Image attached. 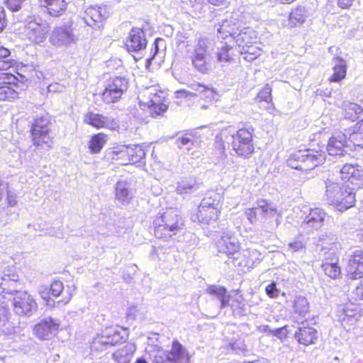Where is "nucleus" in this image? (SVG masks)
Returning a JSON list of instances; mask_svg holds the SVG:
<instances>
[{"instance_id":"6e6d98bb","label":"nucleus","mask_w":363,"mask_h":363,"mask_svg":"<svg viewBox=\"0 0 363 363\" xmlns=\"http://www.w3.org/2000/svg\"><path fill=\"white\" fill-rule=\"evenodd\" d=\"M272 87L269 84H267L262 90L258 93L257 99L259 102L264 101L267 104L272 102Z\"/></svg>"},{"instance_id":"69168bd1","label":"nucleus","mask_w":363,"mask_h":363,"mask_svg":"<svg viewBox=\"0 0 363 363\" xmlns=\"http://www.w3.org/2000/svg\"><path fill=\"white\" fill-rule=\"evenodd\" d=\"M7 23L5 10L3 7L0 6V33L6 28Z\"/></svg>"},{"instance_id":"c85d7f7f","label":"nucleus","mask_w":363,"mask_h":363,"mask_svg":"<svg viewBox=\"0 0 363 363\" xmlns=\"http://www.w3.org/2000/svg\"><path fill=\"white\" fill-rule=\"evenodd\" d=\"M230 40L225 42H220V45L218 46V51L216 52L217 61L221 64L222 66L233 62L234 60L233 55L234 48L230 43Z\"/></svg>"},{"instance_id":"680f3d73","label":"nucleus","mask_w":363,"mask_h":363,"mask_svg":"<svg viewBox=\"0 0 363 363\" xmlns=\"http://www.w3.org/2000/svg\"><path fill=\"white\" fill-rule=\"evenodd\" d=\"M26 0H7L6 6L12 12H16L21 9L22 4Z\"/></svg>"},{"instance_id":"a878e982","label":"nucleus","mask_w":363,"mask_h":363,"mask_svg":"<svg viewBox=\"0 0 363 363\" xmlns=\"http://www.w3.org/2000/svg\"><path fill=\"white\" fill-rule=\"evenodd\" d=\"M326 213L319 208H311L304 218L302 226L305 228L320 229L324 223Z\"/></svg>"},{"instance_id":"a19ab883","label":"nucleus","mask_w":363,"mask_h":363,"mask_svg":"<svg viewBox=\"0 0 363 363\" xmlns=\"http://www.w3.org/2000/svg\"><path fill=\"white\" fill-rule=\"evenodd\" d=\"M204 213H206L205 215L201 212V209H200V208H199L198 213L196 215V218L201 223L211 224V223H214L217 220L218 216L220 214V208H205Z\"/></svg>"},{"instance_id":"39448f33","label":"nucleus","mask_w":363,"mask_h":363,"mask_svg":"<svg viewBox=\"0 0 363 363\" xmlns=\"http://www.w3.org/2000/svg\"><path fill=\"white\" fill-rule=\"evenodd\" d=\"M128 338L127 329L123 328H108L93 338L90 343L91 352H101L111 346L125 342Z\"/></svg>"},{"instance_id":"f03ea898","label":"nucleus","mask_w":363,"mask_h":363,"mask_svg":"<svg viewBox=\"0 0 363 363\" xmlns=\"http://www.w3.org/2000/svg\"><path fill=\"white\" fill-rule=\"evenodd\" d=\"M325 195L339 211H345L352 207L355 202V194L346 187L345 183L336 182L333 177L325 181Z\"/></svg>"},{"instance_id":"0eeeda50","label":"nucleus","mask_w":363,"mask_h":363,"mask_svg":"<svg viewBox=\"0 0 363 363\" xmlns=\"http://www.w3.org/2000/svg\"><path fill=\"white\" fill-rule=\"evenodd\" d=\"M128 79L122 76H115L106 81L102 93V100L107 104L116 103L128 89Z\"/></svg>"},{"instance_id":"37998d69","label":"nucleus","mask_w":363,"mask_h":363,"mask_svg":"<svg viewBox=\"0 0 363 363\" xmlns=\"http://www.w3.org/2000/svg\"><path fill=\"white\" fill-rule=\"evenodd\" d=\"M235 24L232 23L231 21L227 19L222 21L221 24H218L217 26V32L220 35V38L223 40H232L233 35L235 34L234 32Z\"/></svg>"},{"instance_id":"cd10ccee","label":"nucleus","mask_w":363,"mask_h":363,"mask_svg":"<svg viewBox=\"0 0 363 363\" xmlns=\"http://www.w3.org/2000/svg\"><path fill=\"white\" fill-rule=\"evenodd\" d=\"M135 350L136 346L128 342L114 352L112 358L116 363H130Z\"/></svg>"},{"instance_id":"a211bd4d","label":"nucleus","mask_w":363,"mask_h":363,"mask_svg":"<svg viewBox=\"0 0 363 363\" xmlns=\"http://www.w3.org/2000/svg\"><path fill=\"white\" fill-rule=\"evenodd\" d=\"M346 275L352 280L363 277V250H357L350 255L346 266Z\"/></svg>"},{"instance_id":"ea45409f","label":"nucleus","mask_w":363,"mask_h":363,"mask_svg":"<svg viewBox=\"0 0 363 363\" xmlns=\"http://www.w3.org/2000/svg\"><path fill=\"white\" fill-rule=\"evenodd\" d=\"M216 42L214 39L201 38L194 48V52L203 54V55L210 56L214 50Z\"/></svg>"},{"instance_id":"0e129e2a","label":"nucleus","mask_w":363,"mask_h":363,"mask_svg":"<svg viewBox=\"0 0 363 363\" xmlns=\"http://www.w3.org/2000/svg\"><path fill=\"white\" fill-rule=\"evenodd\" d=\"M174 96L177 99H189L196 96V94L185 89H180L174 92Z\"/></svg>"},{"instance_id":"c03bdc74","label":"nucleus","mask_w":363,"mask_h":363,"mask_svg":"<svg viewBox=\"0 0 363 363\" xmlns=\"http://www.w3.org/2000/svg\"><path fill=\"white\" fill-rule=\"evenodd\" d=\"M230 142V136L225 135V132L221 133L220 136H216L214 147L216 153L218 154L220 160H225L227 158L225 143H229Z\"/></svg>"},{"instance_id":"f8f14e48","label":"nucleus","mask_w":363,"mask_h":363,"mask_svg":"<svg viewBox=\"0 0 363 363\" xmlns=\"http://www.w3.org/2000/svg\"><path fill=\"white\" fill-rule=\"evenodd\" d=\"M77 38L74 34L71 25L64 24L56 26L52 30L49 41L55 47H68L77 42Z\"/></svg>"},{"instance_id":"393cba45","label":"nucleus","mask_w":363,"mask_h":363,"mask_svg":"<svg viewBox=\"0 0 363 363\" xmlns=\"http://www.w3.org/2000/svg\"><path fill=\"white\" fill-rule=\"evenodd\" d=\"M294 337L301 345L308 346L315 343L318 337L316 329L308 326H299L296 330Z\"/></svg>"},{"instance_id":"6e6552de","label":"nucleus","mask_w":363,"mask_h":363,"mask_svg":"<svg viewBox=\"0 0 363 363\" xmlns=\"http://www.w3.org/2000/svg\"><path fill=\"white\" fill-rule=\"evenodd\" d=\"M26 31L28 38L36 44L43 43L50 30L49 23L40 16L27 17Z\"/></svg>"},{"instance_id":"f3484780","label":"nucleus","mask_w":363,"mask_h":363,"mask_svg":"<svg viewBox=\"0 0 363 363\" xmlns=\"http://www.w3.org/2000/svg\"><path fill=\"white\" fill-rule=\"evenodd\" d=\"M60 325V321L51 317L45 318L37 323L33 332L40 340H50L54 337Z\"/></svg>"},{"instance_id":"603ef678","label":"nucleus","mask_w":363,"mask_h":363,"mask_svg":"<svg viewBox=\"0 0 363 363\" xmlns=\"http://www.w3.org/2000/svg\"><path fill=\"white\" fill-rule=\"evenodd\" d=\"M349 140L356 145H360L363 141V119L359 121L354 127L352 133L349 136Z\"/></svg>"},{"instance_id":"9b49d317","label":"nucleus","mask_w":363,"mask_h":363,"mask_svg":"<svg viewBox=\"0 0 363 363\" xmlns=\"http://www.w3.org/2000/svg\"><path fill=\"white\" fill-rule=\"evenodd\" d=\"M162 94L163 92L157 91L155 86L147 88L143 93V96L148 99L146 104L153 118L162 116L168 108V105L165 104L164 98Z\"/></svg>"},{"instance_id":"c756f323","label":"nucleus","mask_w":363,"mask_h":363,"mask_svg":"<svg viewBox=\"0 0 363 363\" xmlns=\"http://www.w3.org/2000/svg\"><path fill=\"white\" fill-rule=\"evenodd\" d=\"M206 291L220 301V310L228 307L230 304V295L228 293L225 287L219 285H211L208 286Z\"/></svg>"},{"instance_id":"72a5a7b5","label":"nucleus","mask_w":363,"mask_h":363,"mask_svg":"<svg viewBox=\"0 0 363 363\" xmlns=\"http://www.w3.org/2000/svg\"><path fill=\"white\" fill-rule=\"evenodd\" d=\"M333 74L330 78V81L333 82H338L345 78L347 73L346 61L339 57H333Z\"/></svg>"},{"instance_id":"3c124183","label":"nucleus","mask_w":363,"mask_h":363,"mask_svg":"<svg viewBox=\"0 0 363 363\" xmlns=\"http://www.w3.org/2000/svg\"><path fill=\"white\" fill-rule=\"evenodd\" d=\"M18 89L14 88V86H11L9 85H3L0 86V100L6 101L14 99L18 97Z\"/></svg>"},{"instance_id":"473e14b6","label":"nucleus","mask_w":363,"mask_h":363,"mask_svg":"<svg viewBox=\"0 0 363 363\" xmlns=\"http://www.w3.org/2000/svg\"><path fill=\"white\" fill-rule=\"evenodd\" d=\"M321 267L325 274L328 277L333 279L341 277L342 271L338 264L337 257H333L330 260L329 259V256L325 257L321 264Z\"/></svg>"},{"instance_id":"4c0bfd02","label":"nucleus","mask_w":363,"mask_h":363,"mask_svg":"<svg viewBox=\"0 0 363 363\" xmlns=\"http://www.w3.org/2000/svg\"><path fill=\"white\" fill-rule=\"evenodd\" d=\"M9 308L3 304H0V325L3 326V332L5 334H13L16 331V327L13 323L9 322L10 318Z\"/></svg>"},{"instance_id":"864d4df0","label":"nucleus","mask_w":363,"mask_h":363,"mask_svg":"<svg viewBox=\"0 0 363 363\" xmlns=\"http://www.w3.org/2000/svg\"><path fill=\"white\" fill-rule=\"evenodd\" d=\"M240 255H242L246 260L245 265H252L256 261L260 260V254L255 249L248 248L246 250H242L240 252Z\"/></svg>"},{"instance_id":"774afa93","label":"nucleus","mask_w":363,"mask_h":363,"mask_svg":"<svg viewBox=\"0 0 363 363\" xmlns=\"http://www.w3.org/2000/svg\"><path fill=\"white\" fill-rule=\"evenodd\" d=\"M245 216L252 224L258 220V218L256 217V213L255 212L253 208H247L245 211Z\"/></svg>"},{"instance_id":"5701e85b","label":"nucleus","mask_w":363,"mask_h":363,"mask_svg":"<svg viewBox=\"0 0 363 363\" xmlns=\"http://www.w3.org/2000/svg\"><path fill=\"white\" fill-rule=\"evenodd\" d=\"M231 42H235L240 48V53L250 52V44L252 43L257 38L256 32L251 28L247 27L240 30L238 33L233 35Z\"/></svg>"},{"instance_id":"b1692460","label":"nucleus","mask_w":363,"mask_h":363,"mask_svg":"<svg viewBox=\"0 0 363 363\" xmlns=\"http://www.w3.org/2000/svg\"><path fill=\"white\" fill-rule=\"evenodd\" d=\"M19 280L18 275L11 269H5L0 274V293L9 294H17L21 291L17 289V284Z\"/></svg>"},{"instance_id":"4468645a","label":"nucleus","mask_w":363,"mask_h":363,"mask_svg":"<svg viewBox=\"0 0 363 363\" xmlns=\"http://www.w3.org/2000/svg\"><path fill=\"white\" fill-rule=\"evenodd\" d=\"M113 153L117 157L116 159H124L125 164H145V152L142 146L138 145H123L117 147Z\"/></svg>"},{"instance_id":"9d476101","label":"nucleus","mask_w":363,"mask_h":363,"mask_svg":"<svg viewBox=\"0 0 363 363\" xmlns=\"http://www.w3.org/2000/svg\"><path fill=\"white\" fill-rule=\"evenodd\" d=\"M13 310L18 316H31L37 311L38 305L33 297L26 291L16 294L12 300Z\"/></svg>"},{"instance_id":"de8ad7c7","label":"nucleus","mask_w":363,"mask_h":363,"mask_svg":"<svg viewBox=\"0 0 363 363\" xmlns=\"http://www.w3.org/2000/svg\"><path fill=\"white\" fill-rule=\"evenodd\" d=\"M306 18V11L305 8L299 6L291 11L289 16V21L292 26H296L303 23Z\"/></svg>"},{"instance_id":"20e7f679","label":"nucleus","mask_w":363,"mask_h":363,"mask_svg":"<svg viewBox=\"0 0 363 363\" xmlns=\"http://www.w3.org/2000/svg\"><path fill=\"white\" fill-rule=\"evenodd\" d=\"M342 181H343L346 187L353 191L355 194V200H359L362 206L360 208L363 212V166L357 163L345 164L340 169Z\"/></svg>"},{"instance_id":"dca6fc26","label":"nucleus","mask_w":363,"mask_h":363,"mask_svg":"<svg viewBox=\"0 0 363 363\" xmlns=\"http://www.w3.org/2000/svg\"><path fill=\"white\" fill-rule=\"evenodd\" d=\"M49 124L48 116H40L35 120L31 128V134L35 145L49 143L50 140Z\"/></svg>"},{"instance_id":"bb28decb","label":"nucleus","mask_w":363,"mask_h":363,"mask_svg":"<svg viewBox=\"0 0 363 363\" xmlns=\"http://www.w3.org/2000/svg\"><path fill=\"white\" fill-rule=\"evenodd\" d=\"M116 199L122 204L126 205L133 198L134 192L130 188V183L127 181H119L115 187Z\"/></svg>"},{"instance_id":"13d9d810","label":"nucleus","mask_w":363,"mask_h":363,"mask_svg":"<svg viewBox=\"0 0 363 363\" xmlns=\"http://www.w3.org/2000/svg\"><path fill=\"white\" fill-rule=\"evenodd\" d=\"M64 289L63 283L60 281H54L50 288H48V292H46V295H51L53 297L59 296Z\"/></svg>"},{"instance_id":"423d86ee","label":"nucleus","mask_w":363,"mask_h":363,"mask_svg":"<svg viewBox=\"0 0 363 363\" xmlns=\"http://www.w3.org/2000/svg\"><path fill=\"white\" fill-rule=\"evenodd\" d=\"M254 128L247 126L240 128L236 133L230 135L233 150L239 157L249 158L254 152L253 143Z\"/></svg>"},{"instance_id":"8fccbe9b","label":"nucleus","mask_w":363,"mask_h":363,"mask_svg":"<svg viewBox=\"0 0 363 363\" xmlns=\"http://www.w3.org/2000/svg\"><path fill=\"white\" fill-rule=\"evenodd\" d=\"M207 56L203 55V54L194 52L192 64L194 68L201 72L206 73L208 70V66L207 65Z\"/></svg>"},{"instance_id":"e433bc0d","label":"nucleus","mask_w":363,"mask_h":363,"mask_svg":"<svg viewBox=\"0 0 363 363\" xmlns=\"http://www.w3.org/2000/svg\"><path fill=\"white\" fill-rule=\"evenodd\" d=\"M293 311L301 318H304L309 311V303L306 298L302 296H296L294 300L290 301Z\"/></svg>"},{"instance_id":"f257e3e1","label":"nucleus","mask_w":363,"mask_h":363,"mask_svg":"<svg viewBox=\"0 0 363 363\" xmlns=\"http://www.w3.org/2000/svg\"><path fill=\"white\" fill-rule=\"evenodd\" d=\"M184 220L174 209L158 213L153 220L154 233L157 238L168 239L182 230Z\"/></svg>"},{"instance_id":"aec40b11","label":"nucleus","mask_w":363,"mask_h":363,"mask_svg":"<svg viewBox=\"0 0 363 363\" xmlns=\"http://www.w3.org/2000/svg\"><path fill=\"white\" fill-rule=\"evenodd\" d=\"M147 43V40L143 29L134 27L129 33L125 47L129 52H138L146 48Z\"/></svg>"},{"instance_id":"49530a36","label":"nucleus","mask_w":363,"mask_h":363,"mask_svg":"<svg viewBox=\"0 0 363 363\" xmlns=\"http://www.w3.org/2000/svg\"><path fill=\"white\" fill-rule=\"evenodd\" d=\"M107 136L104 133L94 135L90 140L89 149L92 153H98L103 148L106 142Z\"/></svg>"},{"instance_id":"1a4fd4ad","label":"nucleus","mask_w":363,"mask_h":363,"mask_svg":"<svg viewBox=\"0 0 363 363\" xmlns=\"http://www.w3.org/2000/svg\"><path fill=\"white\" fill-rule=\"evenodd\" d=\"M189 355L186 350L177 340H174L172 349L168 352L157 354L153 363H189Z\"/></svg>"},{"instance_id":"338daca9","label":"nucleus","mask_w":363,"mask_h":363,"mask_svg":"<svg viewBox=\"0 0 363 363\" xmlns=\"http://www.w3.org/2000/svg\"><path fill=\"white\" fill-rule=\"evenodd\" d=\"M352 297L355 300L363 301V286L361 284L352 291Z\"/></svg>"},{"instance_id":"412c9836","label":"nucleus","mask_w":363,"mask_h":363,"mask_svg":"<svg viewBox=\"0 0 363 363\" xmlns=\"http://www.w3.org/2000/svg\"><path fill=\"white\" fill-rule=\"evenodd\" d=\"M86 16L84 18L87 26L100 28L103 21L108 17V11L105 6H90L85 11Z\"/></svg>"},{"instance_id":"2f4dec72","label":"nucleus","mask_w":363,"mask_h":363,"mask_svg":"<svg viewBox=\"0 0 363 363\" xmlns=\"http://www.w3.org/2000/svg\"><path fill=\"white\" fill-rule=\"evenodd\" d=\"M166 48L164 40L157 38L155 40L150 51V56L146 60L145 66L149 68L153 60L160 64L164 56V50Z\"/></svg>"},{"instance_id":"4be33fe9","label":"nucleus","mask_w":363,"mask_h":363,"mask_svg":"<svg viewBox=\"0 0 363 363\" xmlns=\"http://www.w3.org/2000/svg\"><path fill=\"white\" fill-rule=\"evenodd\" d=\"M347 136L342 132L334 133L329 139L327 151L329 155L334 157H345L347 154Z\"/></svg>"},{"instance_id":"f704fd0d","label":"nucleus","mask_w":363,"mask_h":363,"mask_svg":"<svg viewBox=\"0 0 363 363\" xmlns=\"http://www.w3.org/2000/svg\"><path fill=\"white\" fill-rule=\"evenodd\" d=\"M221 196L220 194L214 191H210L207 192L202 199L199 208L201 209V212L205 215V208H220Z\"/></svg>"},{"instance_id":"7ed1b4c3","label":"nucleus","mask_w":363,"mask_h":363,"mask_svg":"<svg viewBox=\"0 0 363 363\" xmlns=\"http://www.w3.org/2000/svg\"><path fill=\"white\" fill-rule=\"evenodd\" d=\"M325 160V153L321 150H304L294 152L287 160L292 169L301 171L312 170Z\"/></svg>"},{"instance_id":"79ce46f5","label":"nucleus","mask_w":363,"mask_h":363,"mask_svg":"<svg viewBox=\"0 0 363 363\" xmlns=\"http://www.w3.org/2000/svg\"><path fill=\"white\" fill-rule=\"evenodd\" d=\"M228 306L230 307L232 313L235 317H240L247 313V308L240 296L235 295L232 296L230 295V301Z\"/></svg>"},{"instance_id":"58836bf2","label":"nucleus","mask_w":363,"mask_h":363,"mask_svg":"<svg viewBox=\"0 0 363 363\" xmlns=\"http://www.w3.org/2000/svg\"><path fill=\"white\" fill-rule=\"evenodd\" d=\"M177 147L182 151L189 153L195 147H197V142L193 135L184 134L177 138Z\"/></svg>"},{"instance_id":"ddd939ff","label":"nucleus","mask_w":363,"mask_h":363,"mask_svg":"<svg viewBox=\"0 0 363 363\" xmlns=\"http://www.w3.org/2000/svg\"><path fill=\"white\" fill-rule=\"evenodd\" d=\"M218 250L220 253L226 254L234 265H242V262H238L240 256V244L236 237L228 234L222 236L217 242Z\"/></svg>"},{"instance_id":"052dcab7","label":"nucleus","mask_w":363,"mask_h":363,"mask_svg":"<svg viewBox=\"0 0 363 363\" xmlns=\"http://www.w3.org/2000/svg\"><path fill=\"white\" fill-rule=\"evenodd\" d=\"M265 292L268 296L274 298L278 297L280 291L277 289L276 283L272 282L265 287Z\"/></svg>"},{"instance_id":"5fc2aeb1","label":"nucleus","mask_w":363,"mask_h":363,"mask_svg":"<svg viewBox=\"0 0 363 363\" xmlns=\"http://www.w3.org/2000/svg\"><path fill=\"white\" fill-rule=\"evenodd\" d=\"M191 87L207 99L212 100L215 97L216 91L212 87H208L201 84H192Z\"/></svg>"},{"instance_id":"4d7b16f0","label":"nucleus","mask_w":363,"mask_h":363,"mask_svg":"<svg viewBox=\"0 0 363 363\" xmlns=\"http://www.w3.org/2000/svg\"><path fill=\"white\" fill-rule=\"evenodd\" d=\"M222 161L223 167L220 172L223 174L230 175L238 169V166L235 164L232 159L220 160Z\"/></svg>"},{"instance_id":"2eb2a0df","label":"nucleus","mask_w":363,"mask_h":363,"mask_svg":"<svg viewBox=\"0 0 363 363\" xmlns=\"http://www.w3.org/2000/svg\"><path fill=\"white\" fill-rule=\"evenodd\" d=\"M340 321L347 331L360 327L363 324V311L352 304L347 305L342 309Z\"/></svg>"},{"instance_id":"a18cd8bd","label":"nucleus","mask_w":363,"mask_h":363,"mask_svg":"<svg viewBox=\"0 0 363 363\" xmlns=\"http://www.w3.org/2000/svg\"><path fill=\"white\" fill-rule=\"evenodd\" d=\"M261 205V209L262 212V218L264 220L271 219L274 217L277 213V209L276 205L266 199H259Z\"/></svg>"},{"instance_id":"7c9ffc66","label":"nucleus","mask_w":363,"mask_h":363,"mask_svg":"<svg viewBox=\"0 0 363 363\" xmlns=\"http://www.w3.org/2000/svg\"><path fill=\"white\" fill-rule=\"evenodd\" d=\"M201 184L195 177H185L177 182V191L180 194H191L199 189Z\"/></svg>"},{"instance_id":"bf43d9fd","label":"nucleus","mask_w":363,"mask_h":363,"mask_svg":"<svg viewBox=\"0 0 363 363\" xmlns=\"http://www.w3.org/2000/svg\"><path fill=\"white\" fill-rule=\"evenodd\" d=\"M4 77H3V82L1 84L3 85H9L11 86H14V88L18 89V80L17 77L12 74H4Z\"/></svg>"},{"instance_id":"09e8293b","label":"nucleus","mask_w":363,"mask_h":363,"mask_svg":"<svg viewBox=\"0 0 363 363\" xmlns=\"http://www.w3.org/2000/svg\"><path fill=\"white\" fill-rule=\"evenodd\" d=\"M362 108L354 103H350L345 105L344 117L345 119L354 121L358 119L359 116L362 113Z\"/></svg>"},{"instance_id":"e2e57ef3","label":"nucleus","mask_w":363,"mask_h":363,"mask_svg":"<svg viewBox=\"0 0 363 363\" xmlns=\"http://www.w3.org/2000/svg\"><path fill=\"white\" fill-rule=\"evenodd\" d=\"M290 333L288 330V326L285 325L281 328H276L273 330L272 335L277 337L280 340L284 339Z\"/></svg>"},{"instance_id":"6ab92c4d","label":"nucleus","mask_w":363,"mask_h":363,"mask_svg":"<svg viewBox=\"0 0 363 363\" xmlns=\"http://www.w3.org/2000/svg\"><path fill=\"white\" fill-rule=\"evenodd\" d=\"M84 121L96 128H108L117 130L120 128L119 121L108 116L89 112L86 114Z\"/></svg>"},{"instance_id":"c9c22d12","label":"nucleus","mask_w":363,"mask_h":363,"mask_svg":"<svg viewBox=\"0 0 363 363\" xmlns=\"http://www.w3.org/2000/svg\"><path fill=\"white\" fill-rule=\"evenodd\" d=\"M47 8L48 13L53 17L63 14L66 10L67 4L65 0H41Z\"/></svg>"}]
</instances>
